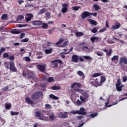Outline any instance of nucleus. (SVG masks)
Listing matches in <instances>:
<instances>
[{"instance_id":"obj_1","label":"nucleus","mask_w":127,"mask_h":127,"mask_svg":"<svg viewBox=\"0 0 127 127\" xmlns=\"http://www.w3.org/2000/svg\"><path fill=\"white\" fill-rule=\"evenodd\" d=\"M106 81V77L104 76H101L100 79H99L98 78H96L95 79V82L91 81L90 82L91 85H92V86H94V87H99L100 86H102L103 85V83H105Z\"/></svg>"},{"instance_id":"obj_2","label":"nucleus","mask_w":127,"mask_h":127,"mask_svg":"<svg viewBox=\"0 0 127 127\" xmlns=\"http://www.w3.org/2000/svg\"><path fill=\"white\" fill-rule=\"evenodd\" d=\"M81 96H80V100L82 102V103H86L89 101V97H90V94L88 91L82 90L81 91Z\"/></svg>"},{"instance_id":"obj_3","label":"nucleus","mask_w":127,"mask_h":127,"mask_svg":"<svg viewBox=\"0 0 127 127\" xmlns=\"http://www.w3.org/2000/svg\"><path fill=\"white\" fill-rule=\"evenodd\" d=\"M26 70H25L23 72V76L26 78L27 79H30L31 78L32 79H34V71H32L30 70H27L26 73Z\"/></svg>"},{"instance_id":"obj_4","label":"nucleus","mask_w":127,"mask_h":127,"mask_svg":"<svg viewBox=\"0 0 127 127\" xmlns=\"http://www.w3.org/2000/svg\"><path fill=\"white\" fill-rule=\"evenodd\" d=\"M41 96H43V93H42V92L37 91L32 95L31 98L33 101H35V100L39 99Z\"/></svg>"},{"instance_id":"obj_5","label":"nucleus","mask_w":127,"mask_h":127,"mask_svg":"<svg viewBox=\"0 0 127 127\" xmlns=\"http://www.w3.org/2000/svg\"><path fill=\"white\" fill-rule=\"evenodd\" d=\"M9 70L12 71V72H16L17 69L16 67H15V65H14V63L13 62H10L9 64Z\"/></svg>"},{"instance_id":"obj_6","label":"nucleus","mask_w":127,"mask_h":127,"mask_svg":"<svg viewBox=\"0 0 127 127\" xmlns=\"http://www.w3.org/2000/svg\"><path fill=\"white\" fill-rule=\"evenodd\" d=\"M66 114H68V113L66 112L59 113L58 115V118H60L61 119H66L68 117V115Z\"/></svg>"},{"instance_id":"obj_7","label":"nucleus","mask_w":127,"mask_h":127,"mask_svg":"<svg viewBox=\"0 0 127 127\" xmlns=\"http://www.w3.org/2000/svg\"><path fill=\"white\" fill-rule=\"evenodd\" d=\"M25 100L28 105H36L37 104L36 102H34V101L32 100L31 98L29 97H26Z\"/></svg>"},{"instance_id":"obj_8","label":"nucleus","mask_w":127,"mask_h":127,"mask_svg":"<svg viewBox=\"0 0 127 127\" xmlns=\"http://www.w3.org/2000/svg\"><path fill=\"white\" fill-rule=\"evenodd\" d=\"M125 64V65H127V57H121L120 58L119 60V64Z\"/></svg>"},{"instance_id":"obj_9","label":"nucleus","mask_w":127,"mask_h":127,"mask_svg":"<svg viewBox=\"0 0 127 127\" xmlns=\"http://www.w3.org/2000/svg\"><path fill=\"white\" fill-rule=\"evenodd\" d=\"M78 111V115H82L83 116H85V115H87V111H86V109L84 108V107H81L79 109Z\"/></svg>"},{"instance_id":"obj_10","label":"nucleus","mask_w":127,"mask_h":127,"mask_svg":"<svg viewBox=\"0 0 127 127\" xmlns=\"http://www.w3.org/2000/svg\"><path fill=\"white\" fill-rule=\"evenodd\" d=\"M32 24L35 26H40V25H42V21L40 20H35L32 22Z\"/></svg>"},{"instance_id":"obj_11","label":"nucleus","mask_w":127,"mask_h":127,"mask_svg":"<svg viewBox=\"0 0 127 127\" xmlns=\"http://www.w3.org/2000/svg\"><path fill=\"white\" fill-rule=\"evenodd\" d=\"M35 114L36 117L38 118L39 120H41L43 121V119H44V116L41 114V112L38 111L35 112Z\"/></svg>"},{"instance_id":"obj_12","label":"nucleus","mask_w":127,"mask_h":127,"mask_svg":"<svg viewBox=\"0 0 127 127\" xmlns=\"http://www.w3.org/2000/svg\"><path fill=\"white\" fill-rule=\"evenodd\" d=\"M88 16H90V12L87 11H85L81 15V17L82 19H85V18L88 17Z\"/></svg>"},{"instance_id":"obj_13","label":"nucleus","mask_w":127,"mask_h":127,"mask_svg":"<svg viewBox=\"0 0 127 127\" xmlns=\"http://www.w3.org/2000/svg\"><path fill=\"white\" fill-rule=\"evenodd\" d=\"M71 60L72 62L77 63V62H79V57L78 55H74L71 57Z\"/></svg>"},{"instance_id":"obj_14","label":"nucleus","mask_w":127,"mask_h":127,"mask_svg":"<svg viewBox=\"0 0 127 127\" xmlns=\"http://www.w3.org/2000/svg\"><path fill=\"white\" fill-rule=\"evenodd\" d=\"M51 63V67H53V68H56L58 66V63L57 60L52 61Z\"/></svg>"},{"instance_id":"obj_15","label":"nucleus","mask_w":127,"mask_h":127,"mask_svg":"<svg viewBox=\"0 0 127 127\" xmlns=\"http://www.w3.org/2000/svg\"><path fill=\"white\" fill-rule=\"evenodd\" d=\"M32 17H33V14L32 13L27 14V17H25L26 21H30Z\"/></svg>"},{"instance_id":"obj_16","label":"nucleus","mask_w":127,"mask_h":127,"mask_svg":"<svg viewBox=\"0 0 127 127\" xmlns=\"http://www.w3.org/2000/svg\"><path fill=\"white\" fill-rule=\"evenodd\" d=\"M121 27V24L119 22H116L115 25H113L111 28V29H114V30H116V29H119Z\"/></svg>"},{"instance_id":"obj_17","label":"nucleus","mask_w":127,"mask_h":127,"mask_svg":"<svg viewBox=\"0 0 127 127\" xmlns=\"http://www.w3.org/2000/svg\"><path fill=\"white\" fill-rule=\"evenodd\" d=\"M90 41H91V42H93V43H94L95 41H96V42H98L99 37L96 36L92 37L90 38Z\"/></svg>"},{"instance_id":"obj_18","label":"nucleus","mask_w":127,"mask_h":127,"mask_svg":"<svg viewBox=\"0 0 127 127\" xmlns=\"http://www.w3.org/2000/svg\"><path fill=\"white\" fill-rule=\"evenodd\" d=\"M37 67L41 72H44L45 71V66L44 65L38 64Z\"/></svg>"},{"instance_id":"obj_19","label":"nucleus","mask_w":127,"mask_h":127,"mask_svg":"<svg viewBox=\"0 0 127 127\" xmlns=\"http://www.w3.org/2000/svg\"><path fill=\"white\" fill-rule=\"evenodd\" d=\"M75 86H77V87H78V88H81V87H82V85L80 83H77V82H74L71 84V87L74 88V87H75Z\"/></svg>"},{"instance_id":"obj_20","label":"nucleus","mask_w":127,"mask_h":127,"mask_svg":"<svg viewBox=\"0 0 127 127\" xmlns=\"http://www.w3.org/2000/svg\"><path fill=\"white\" fill-rule=\"evenodd\" d=\"M52 52H53V48H51L49 49H46L45 50V53L46 54H51V53H52Z\"/></svg>"},{"instance_id":"obj_21","label":"nucleus","mask_w":127,"mask_h":127,"mask_svg":"<svg viewBox=\"0 0 127 127\" xmlns=\"http://www.w3.org/2000/svg\"><path fill=\"white\" fill-rule=\"evenodd\" d=\"M21 32L19 30L17 29H12L11 30V33L12 34H19Z\"/></svg>"},{"instance_id":"obj_22","label":"nucleus","mask_w":127,"mask_h":127,"mask_svg":"<svg viewBox=\"0 0 127 127\" xmlns=\"http://www.w3.org/2000/svg\"><path fill=\"white\" fill-rule=\"evenodd\" d=\"M51 89H52V90H54V91H57V90H60L61 89V87L60 86H56V85H54L53 86H52L51 87Z\"/></svg>"},{"instance_id":"obj_23","label":"nucleus","mask_w":127,"mask_h":127,"mask_svg":"<svg viewBox=\"0 0 127 127\" xmlns=\"http://www.w3.org/2000/svg\"><path fill=\"white\" fill-rule=\"evenodd\" d=\"M77 74L79 75V76H81V77H82L83 79H85V74H84L83 72H82V71H78Z\"/></svg>"},{"instance_id":"obj_24","label":"nucleus","mask_w":127,"mask_h":127,"mask_svg":"<svg viewBox=\"0 0 127 127\" xmlns=\"http://www.w3.org/2000/svg\"><path fill=\"white\" fill-rule=\"evenodd\" d=\"M116 89H117V90L118 91V92H122V88H124V85H122L121 86H116Z\"/></svg>"},{"instance_id":"obj_25","label":"nucleus","mask_w":127,"mask_h":127,"mask_svg":"<svg viewBox=\"0 0 127 127\" xmlns=\"http://www.w3.org/2000/svg\"><path fill=\"white\" fill-rule=\"evenodd\" d=\"M24 19V17L22 15H19L17 16V18L16 19L17 21H20L22 20V19Z\"/></svg>"},{"instance_id":"obj_26","label":"nucleus","mask_w":127,"mask_h":127,"mask_svg":"<svg viewBox=\"0 0 127 127\" xmlns=\"http://www.w3.org/2000/svg\"><path fill=\"white\" fill-rule=\"evenodd\" d=\"M49 97L50 99H53V100H58L59 99V97L56 96L54 94H50Z\"/></svg>"},{"instance_id":"obj_27","label":"nucleus","mask_w":127,"mask_h":127,"mask_svg":"<svg viewBox=\"0 0 127 127\" xmlns=\"http://www.w3.org/2000/svg\"><path fill=\"white\" fill-rule=\"evenodd\" d=\"M42 28L43 29H47L48 28V25L46 23H42Z\"/></svg>"},{"instance_id":"obj_28","label":"nucleus","mask_w":127,"mask_h":127,"mask_svg":"<svg viewBox=\"0 0 127 127\" xmlns=\"http://www.w3.org/2000/svg\"><path fill=\"white\" fill-rule=\"evenodd\" d=\"M75 35L76 36H77V37H81V36H83V35H84V33H83L81 32H77L75 33Z\"/></svg>"},{"instance_id":"obj_29","label":"nucleus","mask_w":127,"mask_h":127,"mask_svg":"<svg viewBox=\"0 0 127 127\" xmlns=\"http://www.w3.org/2000/svg\"><path fill=\"white\" fill-rule=\"evenodd\" d=\"M1 19L2 20H6L7 19V14H3L1 17Z\"/></svg>"},{"instance_id":"obj_30","label":"nucleus","mask_w":127,"mask_h":127,"mask_svg":"<svg viewBox=\"0 0 127 127\" xmlns=\"http://www.w3.org/2000/svg\"><path fill=\"white\" fill-rule=\"evenodd\" d=\"M55 27H53L48 30L49 34H53V32L55 30Z\"/></svg>"},{"instance_id":"obj_31","label":"nucleus","mask_w":127,"mask_h":127,"mask_svg":"<svg viewBox=\"0 0 127 127\" xmlns=\"http://www.w3.org/2000/svg\"><path fill=\"white\" fill-rule=\"evenodd\" d=\"M88 21L91 23V24H93V25H96L97 24V22L94 20L90 19L88 20Z\"/></svg>"},{"instance_id":"obj_32","label":"nucleus","mask_w":127,"mask_h":127,"mask_svg":"<svg viewBox=\"0 0 127 127\" xmlns=\"http://www.w3.org/2000/svg\"><path fill=\"white\" fill-rule=\"evenodd\" d=\"M5 108L6 110H9L10 108H11V104H8V103H6L5 104Z\"/></svg>"},{"instance_id":"obj_33","label":"nucleus","mask_w":127,"mask_h":127,"mask_svg":"<svg viewBox=\"0 0 127 127\" xmlns=\"http://www.w3.org/2000/svg\"><path fill=\"white\" fill-rule=\"evenodd\" d=\"M62 42H64V39L63 38H61L60 39V40H59L58 42H57L56 43V45H59V44H61V43H62Z\"/></svg>"},{"instance_id":"obj_34","label":"nucleus","mask_w":127,"mask_h":127,"mask_svg":"<svg viewBox=\"0 0 127 127\" xmlns=\"http://www.w3.org/2000/svg\"><path fill=\"white\" fill-rule=\"evenodd\" d=\"M83 58H84V59H85V60H92L93 59V58H92L89 56H83Z\"/></svg>"},{"instance_id":"obj_35","label":"nucleus","mask_w":127,"mask_h":127,"mask_svg":"<svg viewBox=\"0 0 127 127\" xmlns=\"http://www.w3.org/2000/svg\"><path fill=\"white\" fill-rule=\"evenodd\" d=\"M112 61H116V60H119V56H114L111 59Z\"/></svg>"},{"instance_id":"obj_36","label":"nucleus","mask_w":127,"mask_h":127,"mask_svg":"<svg viewBox=\"0 0 127 127\" xmlns=\"http://www.w3.org/2000/svg\"><path fill=\"white\" fill-rule=\"evenodd\" d=\"M93 7L94 8H95V10H99V9H100V6H99V5L96 4H94L93 5Z\"/></svg>"},{"instance_id":"obj_37","label":"nucleus","mask_w":127,"mask_h":127,"mask_svg":"<svg viewBox=\"0 0 127 127\" xmlns=\"http://www.w3.org/2000/svg\"><path fill=\"white\" fill-rule=\"evenodd\" d=\"M49 118L51 121H54V120H55V116H54V114L52 113L51 115L49 116Z\"/></svg>"},{"instance_id":"obj_38","label":"nucleus","mask_w":127,"mask_h":127,"mask_svg":"<svg viewBox=\"0 0 127 127\" xmlns=\"http://www.w3.org/2000/svg\"><path fill=\"white\" fill-rule=\"evenodd\" d=\"M10 115H11L12 116H17L18 115H19V112H15L14 111H11Z\"/></svg>"},{"instance_id":"obj_39","label":"nucleus","mask_w":127,"mask_h":127,"mask_svg":"<svg viewBox=\"0 0 127 127\" xmlns=\"http://www.w3.org/2000/svg\"><path fill=\"white\" fill-rule=\"evenodd\" d=\"M45 11H46V9L45 8H42L39 11V14H43Z\"/></svg>"},{"instance_id":"obj_40","label":"nucleus","mask_w":127,"mask_h":127,"mask_svg":"<svg viewBox=\"0 0 127 127\" xmlns=\"http://www.w3.org/2000/svg\"><path fill=\"white\" fill-rule=\"evenodd\" d=\"M101 75H102V73L97 72V73H96L92 75V77H93V78H96V77H99V76H101Z\"/></svg>"},{"instance_id":"obj_41","label":"nucleus","mask_w":127,"mask_h":127,"mask_svg":"<svg viewBox=\"0 0 127 127\" xmlns=\"http://www.w3.org/2000/svg\"><path fill=\"white\" fill-rule=\"evenodd\" d=\"M68 6H69V3H65L64 4H63V8H66L68 9Z\"/></svg>"},{"instance_id":"obj_42","label":"nucleus","mask_w":127,"mask_h":127,"mask_svg":"<svg viewBox=\"0 0 127 127\" xmlns=\"http://www.w3.org/2000/svg\"><path fill=\"white\" fill-rule=\"evenodd\" d=\"M70 114H72V115H79V112L78 110L75 111H71L70 112Z\"/></svg>"},{"instance_id":"obj_43","label":"nucleus","mask_w":127,"mask_h":127,"mask_svg":"<svg viewBox=\"0 0 127 127\" xmlns=\"http://www.w3.org/2000/svg\"><path fill=\"white\" fill-rule=\"evenodd\" d=\"M121 84H122V82H121V79H118L117 80V83L116 84V86H121Z\"/></svg>"},{"instance_id":"obj_44","label":"nucleus","mask_w":127,"mask_h":127,"mask_svg":"<svg viewBox=\"0 0 127 127\" xmlns=\"http://www.w3.org/2000/svg\"><path fill=\"white\" fill-rule=\"evenodd\" d=\"M79 9H80V6H72V9H73V10H79Z\"/></svg>"},{"instance_id":"obj_45","label":"nucleus","mask_w":127,"mask_h":127,"mask_svg":"<svg viewBox=\"0 0 127 127\" xmlns=\"http://www.w3.org/2000/svg\"><path fill=\"white\" fill-rule=\"evenodd\" d=\"M112 53H113V50L111 49L109 50V52H107L106 54L108 55V56H111V55H112Z\"/></svg>"},{"instance_id":"obj_46","label":"nucleus","mask_w":127,"mask_h":127,"mask_svg":"<svg viewBox=\"0 0 127 127\" xmlns=\"http://www.w3.org/2000/svg\"><path fill=\"white\" fill-rule=\"evenodd\" d=\"M91 32H92V33H97V32H98V29H97V28H93L91 30Z\"/></svg>"},{"instance_id":"obj_47","label":"nucleus","mask_w":127,"mask_h":127,"mask_svg":"<svg viewBox=\"0 0 127 127\" xmlns=\"http://www.w3.org/2000/svg\"><path fill=\"white\" fill-rule=\"evenodd\" d=\"M2 57H3V58H8V57H9L8 53H4L3 54Z\"/></svg>"},{"instance_id":"obj_48","label":"nucleus","mask_w":127,"mask_h":127,"mask_svg":"<svg viewBox=\"0 0 127 127\" xmlns=\"http://www.w3.org/2000/svg\"><path fill=\"white\" fill-rule=\"evenodd\" d=\"M67 10H68V9H66V8H62V12H63V13H66Z\"/></svg>"},{"instance_id":"obj_49","label":"nucleus","mask_w":127,"mask_h":127,"mask_svg":"<svg viewBox=\"0 0 127 127\" xmlns=\"http://www.w3.org/2000/svg\"><path fill=\"white\" fill-rule=\"evenodd\" d=\"M8 59L10 61H13V60H14V56H9V57H8Z\"/></svg>"},{"instance_id":"obj_50","label":"nucleus","mask_w":127,"mask_h":127,"mask_svg":"<svg viewBox=\"0 0 127 127\" xmlns=\"http://www.w3.org/2000/svg\"><path fill=\"white\" fill-rule=\"evenodd\" d=\"M24 58H25V61L26 62H29V61H31V59H30V58H29V57H26Z\"/></svg>"},{"instance_id":"obj_51","label":"nucleus","mask_w":127,"mask_h":127,"mask_svg":"<svg viewBox=\"0 0 127 127\" xmlns=\"http://www.w3.org/2000/svg\"><path fill=\"white\" fill-rule=\"evenodd\" d=\"M96 53L97 55H98V56H104V53H101L100 52H96Z\"/></svg>"},{"instance_id":"obj_52","label":"nucleus","mask_w":127,"mask_h":127,"mask_svg":"<svg viewBox=\"0 0 127 127\" xmlns=\"http://www.w3.org/2000/svg\"><path fill=\"white\" fill-rule=\"evenodd\" d=\"M98 116L97 113H94V114H92L90 115H89L88 117H91L92 118H95V117H97Z\"/></svg>"},{"instance_id":"obj_53","label":"nucleus","mask_w":127,"mask_h":127,"mask_svg":"<svg viewBox=\"0 0 127 127\" xmlns=\"http://www.w3.org/2000/svg\"><path fill=\"white\" fill-rule=\"evenodd\" d=\"M54 80L53 77H49L47 79V81L49 83H51V82H53Z\"/></svg>"},{"instance_id":"obj_54","label":"nucleus","mask_w":127,"mask_h":127,"mask_svg":"<svg viewBox=\"0 0 127 127\" xmlns=\"http://www.w3.org/2000/svg\"><path fill=\"white\" fill-rule=\"evenodd\" d=\"M76 104L77 106H81V105H82V101H80V100H77L76 101Z\"/></svg>"},{"instance_id":"obj_55","label":"nucleus","mask_w":127,"mask_h":127,"mask_svg":"<svg viewBox=\"0 0 127 127\" xmlns=\"http://www.w3.org/2000/svg\"><path fill=\"white\" fill-rule=\"evenodd\" d=\"M29 39L26 38L21 41V42H28Z\"/></svg>"},{"instance_id":"obj_56","label":"nucleus","mask_w":127,"mask_h":127,"mask_svg":"<svg viewBox=\"0 0 127 127\" xmlns=\"http://www.w3.org/2000/svg\"><path fill=\"white\" fill-rule=\"evenodd\" d=\"M7 90H8V86H6L4 87H3V88H2V91H3V92L7 91Z\"/></svg>"},{"instance_id":"obj_57","label":"nucleus","mask_w":127,"mask_h":127,"mask_svg":"<svg viewBox=\"0 0 127 127\" xmlns=\"http://www.w3.org/2000/svg\"><path fill=\"white\" fill-rule=\"evenodd\" d=\"M83 118H84V116H76L77 119L79 121L82 120V119H83Z\"/></svg>"},{"instance_id":"obj_58","label":"nucleus","mask_w":127,"mask_h":127,"mask_svg":"<svg viewBox=\"0 0 127 127\" xmlns=\"http://www.w3.org/2000/svg\"><path fill=\"white\" fill-rule=\"evenodd\" d=\"M45 108H46V109H49L52 108V107H51V105H50L49 104H46Z\"/></svg>"},{"instance_id":"obj_59","label":"nucleus","mask_w":127,"mask_h":127,"mask_svg":"<svg viewBox=\"0 0 127 127\" xmlns=\"http://www.w3.org/2000/svg\"><path fill=\"white\" fill-rule=\"evenodd\" d=\"M4 51H5V48L2 47L0 48V53L1 54V53H2V52H4Z\"/></svg>"},{"instance_id":"obj_60","label":"nucleus","mask_w":127,"mask_h":127,"mask_svg":"<svg viewBox=\"0 0 127 127\" xmlns=\"http://www.w3.org/2000/svg\"><path fill=\"white\" fill-rule=\"evenodd\" d=\"M34 5L33 4H28V5H26V7H33Z\"/></svg>"},{"instance_id":"obj_61","label":"nucleus","mask_w":127,"mask_h":127,"mask_svg":"<svg viewBox=\"0 0 127 127\" xmlns=\"http://www.w3.org/2000/svg\"><path fill=\"white\" fill-rule=\"evenodd\" d=\"M4 66L5 67H6L7 69H8V68H9V65H8V64L7 63V62L4 63Z\"/></svg>"},{"instance_id":"obj_62","label":"nucleus","mask_w":127,"mask_h":127,"mask_svg":"<svg viewBox=\"0 0 127 127\" xmlns=\"http://www.w3.org/2000/svg\"><path fill=\"white\" fill-rule=\"evenodd\" d=\"M108 43H109L110 44H113L115 43V42L112 41L111 40H107Z\"/></svg>"},{"instance_id":"obj_63","label":"nucleus","mask_w":127,"mask_h":127,"mask_svg":"<svg viewBox=\"0 0 127 127\" xmlns=\"http://www.w3.org/2000/svg\"><path fill=\"white\" fill-rule=\"evenodd\" d=\"M127 76H124L123 77V82H127Z\"/></svg>"},{"instance_id":"obj_64","label":"nucleus","mask_w":127,"mask_h":127,"mask_svg":"<svg viewBox=\"0 0 127 127\" xmlns=\"http://www.w3.org/2000/svg\"><path fill=\"white\" fill-rule=\"evenodd\" d=\"M98 13H91L90 12V15H93V16H97Z\"/></svg>"}]
</instances>
